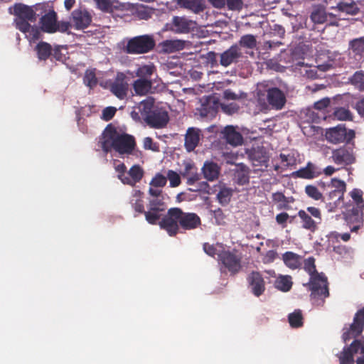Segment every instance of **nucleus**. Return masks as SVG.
Masks as SVG:
<instances>
[{
    "instance_id": "1",
    "label": "nucleus",
    "mask_w": 364,
    "mask_h": 364,
    "mask_svg": "<svg viewBox=\"0 0 364 364\" xmlns=\"http://www.w3.org/2000/svg\"><path fill=\"white\" fill-rule=\"evenodd\" d=\"M201 225L200 218L195 213L184 212L180 208H169L159 222L161 229L171 237L176 236L180 229L192 230Z\"/></svg>"
},
{
    "instance_id": "2",
    "label": "nucleus",
    "mask_w": 364,
    "mask_h": 364,
    "mask_svg": "<svg viewBox=\"0 0 364 364\" xmlns=\"http://www.w3.org/2000/svg\"><path fill=\"white\" fill-rule=\"evenodd\" d=\"M99 143L105 153L114 150L119 155L132 154L136 146L134 136L119 131L112 124L106 127Z\"/></svg>"
},
{
    "instance_id": "3",
    "label": "nucleus",
    "mask_w": 364,
    "mask_h": 364,
    "mask_svg": "<svg viewBox=\"0 0 364 364\" xmlns=\"http://www.w3.org/2000/svg\"><path fill=\"white\" fill-rule=\"evenodd\" d=\"M46 6L44 4H37L34 6H30L22 3H16L14 6L13 14L16 16L14 23L16 28L21 32H26L30 28V22H36V14L41 11V14L46 12Z\"/></svg>"
},
{
    "instance_id": "4",
    "label": "nucleus",
    "mask_w": 364,
    "mask_h": 364,
    "mask_svg": "<svg viewBox=\"0 0 364 364\" xmlns=\"http://www.w3.org/2000/svg\"><path fill=\"white\" fill-rule=\"evenodd\" d=\"M155 46L156 42L152 35H141L129 38L123 47V51L132 55L144 54L151 51Z\"/></svg>"
},
{
    "instance_id": "5",
    "label": "nucleus",
    "mask_w": 364,
    "mask_h": 364,
    "mask_svg": "<svg viewBox=\"0 0 364 364\" xmlns=\"http://www.w3.org/2000/svg\"><path fill=\"white\" fill-rule=\"evenodd\" d=\"M262 93L261 90L258 91V102L264 107L269 105L272 109L281 110L284 108L287 102V98L284 92L276 87H267Z\"/></svg>"
},
{
    "instance_id": "6",
    "label": "nucleus",
    "mask_w": 364,
    "mask_h": 364,
    "mask_svg": "<svg viewBox=\"0 0 364 364\" xmlns=\"http://www.w3.org/2000/svg\"><path fill=\"white\" fill-rule=\"evenodd\" d=\"M128 81V77L125 73L117 72L114 79L107 80L105 85L101 84V85L108 89L117 99L124 100L127 99L129 90Z\"/></svg>"
},
{
    "instance_id": "7",
    "label": "nucleus",
    "mask_w": 364,
    "mask_h": 364,
    "mask_svg": "<svg viewBox=\"0 0 364 364\" xmlns=\"http://www.w3.org/2000/svg\"><path fill=\"white\" fill-rule=\"evenodd\" d=\"M301 223V227L311 232L318 229V225L321 223L322 215L319 208L309 206L306 210H300L298 212Z\"/></svg>"
},
{
    "instance_id": "8",
    "label": "nucleus",
    "mask_w": 364,
    "mask_h": 364,
    "mask_svg": "<svg viewBox=\"0 0 364 364\" xmlns=\"http://www.w3.org/2000/svg\"><path fill=\"white\" fill-rule=\"evenodd\" d=\"M325 136L328 142L333 144L341 143L350 144L355 137V132L353 129L347 130L344 125L339 124L336 127L327 129Z\"/></svg>"
},
{
    "instance_id": "9",
    "label": "nucleus",
    "mask_w": 364,
    "mask_h": 364,
    "mask_svg": "<svg viewBox=\"0 0 364 364\" xmlns=\"http://www.w3.org/2000/svg\"><path fill=\"white\" fill-rule=\"evenodd\" d=\"M354 146L355 144L353 141L350 144H346L333 149L330 159L335 164L341 167L350 166L355 163L356 158L353 151Z\"/></svg>"
},
{
    "instance_id": "10",
    "label": "nucleus",
    "mask_w": 364,
    "mask_h": 364,
    "mask_svg": "<svg viewBox=\"0 0 364 364\" xmlns=\"http://www.w3.org/2000/svg\"><path fill=\"white\" fill-rule=\"evenodd\" d=\"M364 329V308L358 311L354 318L353 322L350 325L349 328L343 329L342 340L346 343L352 338L356 339L363 332Z\"/></svg>"
},
{
    "instance_id": "11",
    "label": "nucleus",
    "mask_w": 364,
    "mask_h": 364,
    "mask_svg": "<svg viewBox=\"0 0 364 364\" xmlns=\"http://www.w3.org/2000/svg\"><path fill=\"white\" fill-rule=\"evenodd\" d=\"M241 259L242 257L236 251L223 250L218 254L219 262L233 274L241 269Z\"/></svg>"
},
{
    "instance_id": "12",
    "label": "nucleus",
    "mask_w": 364,
    "mask_h": 364,
    "mask_svg": "<svg viewBox=\"0 0 364 364\" xmlns=\"http://www.w3.org/2000/svg\"><path fill=\"white\" fill-rule=\"evenodd\" d=\"M307 285L311 296H329L328 278L323 272L310 277Z\"/></svg>"
},
{
    "instance_id": "13",
    "label": "nucleus",
    "mask_w": 364,
    "mask_h": 364,
    "mask_svg": "<svg viewBox=\"0 0 364 364\" xmlns=\"http://www.w3.org/2000/svg\"><path fill=\"white\" fill-rule=\"evenodd\" d=\"M196 28V22L185 16H173L170 24V29L176 33H188Z\"/></svg>"
},
{
    "instance_id": "14",
    "label": "nucleus",
    "mask_w": 364,
    "mask_h": 364,
    "mask_svg": "<svg viewBox=\"0 0 364 364\" xmlns=\"http://www.w3.org/2000/svg\"><path fill=\"white\" fill-rule=\"evenodd\" d=\"M169 121L168 112L161 108H155L154 111L148 115L144 122L151 128L161 129L166 126Z\"/></svg>"
},
{
    "instance_id": "15",
    "label": "nucleus",
    "mask_w": 364,
    "mask_h": 364,
    "mask_svg": "<svg viewBox=\"0 0 364 364\" xmlns=\"http://www.w3.org/2000/svg\"><path fill=\"white\" fill-rule=\"evenodd\" d=\"M363 208L362 206H353L345 214V218L348 223L353 225L350 227L352 232L356 231L363 225Z\"/></svg>"
},
{
    "instance_id": "16",
    "label": "nucleus",
    "mask_w": 364,
    "mask_h": 364,
    "mask_svg": "<svg viewBox=\"0 0 364 364\" xmlns=\"http://www.w3.org/2000/svg\"><path fill=\"white\" fill-rule=\"evenodd\" d=\"M71 16L74 27L77 30L87 28L92 22V16L86 9H75Z\"/></svg>"
},
{
    "instance_id": "17",
    "label": "nucleus",
    "mask_w": 364,
    "mask_h": 364,
    "mask_svg": "<svg viewBox=\"0 0 364 364\" xmlns=\"http://www.w3.org/2000/svg\"><path fill=\"white\" fill-rule=\"evenodd\" d=\"M242 52L238 45L235 44L220 54V63L223 67H228L238 62L242 57Z\"/></svg>"
},
{
    "instance_id": "18",
    "label": "nucleus",
    "mask_w": 364,
    "mask_h": 364,
    "mask_svg": "<svg viewBox=\"0 0 364 364\" xmlns=\"http://www.w3.org/2000/svg\"><path fill=\"white\" fill-rule=\"evenodd\" d=\"M247 279L252 294L255 296H260L264 293L265 290V282L259 272H252L248 275Z\"/></svg>"
},
{
    "instance_id": "19",
    "label": "nucleus",
    "mask_w": 364,
    "mask_h": 364,
    "mask_svg": "<svg viewBox=\"0 0 364 364\" xmlns=\"http://www.w3.org/2000/svg\"><path fill=\"white\" fill-rule=\"evenodd\" d=\"M250 168L242 163L237 164L233 170V181L238 186L247 185L250 183Z\"/></svg>"
},
{
    "instance_id": "20",
    "label": "nucleus",
    "mask_w": 364,
    "mask_h": 364,
    "mask_svg": "<svg viewBox=\"0 0 364 364\" xmlns=\"http://www.w3.org/2000/svg\"><path fill=\"white\" fill-rule=\"evenodd\" d=\"M248 157L253 166L267 167L269 156L263 148H252L248 152Z\"/></svg>"
},
{
    "instance_id": "21",
    "label": "nucleus",
    "mask_w": 364,
    "mask_h": 364,
    "mask_svg": "<svg viewBox=\"0 0 364 364\" xmlns=\"http://www.w3.org/2000/svg\"><path fill=\"white\" fill-rule=\"evenodd\" d=\"M222 137L232 146L241 145L243 142L242 134L232 125L226 126L221 132Z\"/></svg>"
},
{
    "instance_id": "22",
    "label": "nucleus",
    "mask_w": 364,
    "mask_h": 364,
    "mask_svg": "<svg viewBox=\"0 0 364 364\" xmlns=\"http://www.w3.org/2000/svg\"><path fill=\"white\" fill-rule=\"evenodd\" d=\"M57 14L54 10L42 16L40 18L41 29L43 32L53 33L56 32Z\"/></svg>"
},
{
    "instance_id": "23",
    "label": "nucleus",
    "mask_w": 364,
    "mask_h": 364,
    "mask_svg": "<svg viewBox=\"0 0 364 364\" xmlns=\"http://www.w3.org/2000/svg\"><path fill=\"white\" fill-rule=\"evenodd\" d=\"M96 8L104 13L112 14L115 11H123L124 5L117 0H93Z\"/></svg>"
},
{
    "instance_id": "24",
    "label": "nucleus",
    "mask_w": 364,
    "mask_h": 364,
    "mask_svg": "<svg viewBox=\"0 0 364 364\" xmlns=\"http://www.w3.org/2000/svg\"><path fill=\"white\" fill-rule=\"evenodd\" d=\"M330 105V100L328 98H323L319 101H317L314 105V110L312 111V115H315L313 117V121L316 123H320L321 120H326L327 116L326 114V109Z\"/></svg>"
},
{
    "instance_id": "25",
    "label": "nucleus",
    "mask_w": 364,
    "mask_h": 364,
    "mask_svg": "<svg viewBox=\"0 0 364 364\" xmlns=\"http://www.w3.org/2000/svg\"><path fill=\"white\" fill-rule=\"evenodd\" d=\"M200 141V130L197 128L190 127L187 129L185 135L184 146L186 149L190 152L193 151L198 146Z\"/></svg>"
},
{
    "instance_id": "26",
    "label": "nucleus",
    "mask_w": 364,
    "mask_h": 364,
    "mask_svg": "<svg viewBox=\"0 0 364 364\" xmlns=\"http://www.w3.org/2000/svg\"><path fill=\"white\" fill-rule=\"evenodd\" d=\"M144 174V171L139 165H134L128 171L126 178H124V184L134 186L141 181Z\"/></svg>"
},
{
    "instance_id": "27",
    "label": "nucleus",
    "mask_w": 364,
    "mask_h": 364,
    "mask_svg": "<svg viewBox=\"0 0 364 364\" xmlns=\"http://www.w3.org/2000/svg\"><path fill=\"white\" fill-rule=\"evenodd\" d=\"M272 201L277 204V210H291L292 208L291 204L295 201L294 197H287L282 192L277 191L276 193H273L272 195Z\"/></svg>"
},
{
    "instance_id": "28",
    "label": "nucleus",
    "mask_w": 364,
    "mask_h": 364,
    "mask_svg": "<svg viewBox=\"0 0 364 364\" xmlns=\"http://www.w3.org/2000/svg\"><path fill=\"white\" fill-rule=\"evenodd\" d=\"M181 174L183 177L187 178L188 185H193L196 182L199 181L200 178L196 166L191 162L184 163V168L181 172Z\"/></svg>"
},
{
    "instance_id": "29",
    "label": "nucleus",
    "mask_w": 364,
    "mask_h": 364,
    "mask_svg": "<svg viewBox=\"0 0 364 364\" xmlns=\"http://www.w3.org/2000/svg\"><path fill=\"white\" fill-rule=\"evenodd\" d=\"M282 258L284 264L292 270L299 269L302 265V257L293 252H284Z\"/></svg>"
},
{
    "instance_id": "30",
    "label": "nucleus",
    "mask_w": 364,
    "mask_h": 364,
    "mask_svg": "<svg viewBox=\"0 0 364 364\" xmlns=\"http://www.w3.org/2000/svg\"><path fill=\"white\" fill-rule=\"evenodd\" d=\"M220 168L216 163L206 161L203 164L202 171L204 177L210 181L217 179L220 174Z\"/></svg>"
},
{
    "instance_id": "31",
    "label": "nucleus",
    "mask_w": 364,
    "mask_h": 364,
    "mask_svg": "<svg viewBox=\"0 0 364 364\" xmlns=\"http://www.w3.org/2000/svg\"><path fill=\"white\" fill-rule=\"evenodd\" d=\"M357 353L354 351V348L349 346H345L342 351L336 355L339 360V364H354V355Z\"/></svg>"
},
{
    "instance_id": "32",
    "label": "nucleus",
    "mask_w": 364,
    "mask_h": 364,
    "mask_svg": "<svg viewBox=\"0 0 364 364\" xmlns=\"http://www.w3.org/2000/svg\"><path fill=\"white\" fill-rule=\"evenodd\" d=\"M151 80L139 78L133 83V89L137 95H146L151 88Z\"/></svg>"
},
{
    "instance_id": "33",
    "label": "nucleus",
    "mask_w": 364,
    "mask_h": 364,
    "mask_svg": "<svg viewBox=\"0 0 364 364\" xmlns=\"http://www.w3.org/2000/svg\"><path fill=\"white\" fill-rule=\"evenodd\" d=\"M292 285V278L289 275L280 274L276 278L274 283V287L282 292L289 291L291 289Z\"/></svg>"
},
{
    "instance_id": "34",
    "label": "nucleus",
    "mask_w": 364,
    "mask_h": 364,
    "mask_svg": "<svg viewBox=\"0 0 364 364\" xmlns=\"http://www.w3.org/2000/svg\"><path fill=\"white\" fill-rule=\"evenodd\" d=\"M154 104L155 100L151 97H146L139 104V112L141 114L144 120L154 111V109H155L156 107H154Z\"/></svg>"
},
{
    "instance_id": "35",
    "label": "nucleus",
    "mask_w": 364,
    "mask_h": 364,
    "mask_svg": "<svg viewBox=\"0 0 364 364\" xmlns=\"http://www.w3.org/2000/svg\"><path fill=\"white\" fill-rule=\"evenodd\" d=\"M292 176L295 178L311 179L316 177L315 166L311 163H307L306 166L292 173Z\"/></svg>"
},
{
    "instance_id": "36",
    "label": "nucleus",
    "mask_w": 364,
    "mask_h": 364,
    "mask_svg": "<svg viewBox=\"0 0 364 364\" xmlns=\"http://www.w3.org/2000/svg\"><path fill=\"white\" fill-rule=\"evenodd\" d=\"M161 45L165 53H171L183 49L185 42L181 40H166Z\"/></svg>"
},
{
    "instance_id": "37",
    "label": "nucleus",
    "mask_w": 364,
    "mask_h": 364,
    "mask_svg": "<svg viewBox=\"0 0 364 364\" xmlns=\"http://www.w3.org/2000/svg\"><path fill=\"white\" fill-rule=\"evenodd\" d=\"M35 50L38 58L40 60L46 61L51 56L52 46L47 42L41 41L36 45Z\"/></svg>"
},
{
    "instance_id": "38",
    "label": "nucleus",
    "mask_w": 364,
    "mask_h": 364,
    "mask_svg": "<svg viewBox=\"0 0 364 364\" xmlns=\"http://www.w3.org/2000/svg\"><path fill=\"white\" fill-rule=\"evenodd\" d=\"M218 103L213 99L207 100L200 109V114L203 117H213L217 113Z\"/></svg>"
},
{
    "instance_id": "39",
    "label": "nucleus",
    "mask_w": 364,
    "mask_h": 364,
    "mask_svg": "<svg viewBox=\"0 0 364 364\" xmlns=\"http://www.w3.org/2000/svg\"><path fill=\"white\" fill-rule=\"evenodd\" d=\"M177 3L180 6L190 9L196 14H198L204 9L201 0H177Z\"/></svg>"
},
{
    "instance_id": "40",
    "label": "nucleus",
    "mask_w": 364,
    "mask_h": 364,
    "mask_svg": "<svg viewBox=\"0 0 364 364\" xmlns=\"http://www.w3.org/2000/svg\"><path fill=\"white\" fill-rule=\"evenodd\" d=\"M310 18L314 23L322 24L327 21L328 14L323 6H318L314 9Z\"/></svg>"
},
{
    "instance_id": "41",
    "label": "nucleus",
    "mask_w": 364,
    "mask_h": 364,
    "mask_svg": "<svg viewBox=\"0 0 364 364\" xmlns=\"http://www.w3.org/2000/svg\"><path fill=\"white\" fill-rule=\"evenodd\" d=\"M304 317L300 309H296L288 316L289 325L292 328H300L303 326Z\"/></svg>"
},
{
    "instance_id": "42",
    "label": "nucleus",
    "mask_w": 364,
    "mask_h": 364,
    "mask_svg": "<svg viewBox=\"0 0 364 364\" xmlns=\"http://www.w3.org/2000/svg\"><path fill=\"white\" fill-rule=\"evenodd\" d=\"M331 185L334 188V190L331 191V194L338 193V200L343 199V194L346 190V183L342 180L333 178L331 180Z\"/></svg>"
},
{
    "instance_id": "43",
    "label": "nucleus",
    "mask_w": 364,
    "mask_h": 364,
    "mask_svg": "<svg viewBox=\"0 0 364 364\" xmlns=\"http://www.w3.org/2000/svg\"><path fill=\"white\" fill-rule=\"evenodd\" d=\"M237 45L239 47L253 49L257 46L256 37L252 34L244 35L240 38Z\"/></svg>"
},
{
    "instance_id": "44",
    "label": "nucleus",
    "mask_w": 364,
    "mask_h": 364,
    "mask_svg": "<svg viewBox=\"0 0 364 364\" xmlns=\"http://www.w3.org/2000/svg\"><path fill=\"white\" fill-rule=\"evenodd\" d=\"M337 8L339 11H341L342 12H346V14H351V15L357 14L359 11V8L358 7L357 4L354 1L340 2L338 4Z\"/></svg>"
},
{
    "instance_id": "45",
    "label": "nucleus",
    "mask_w": 364,
    "mask_h": 364,
    "mask_svg": "<svg viewBox=\"0 0 364 364\" xmlns=\"http://www.w3.org/2000/svg\"><path fill=\"white\" fill-rule=\"evenodd\" d=\"M350 48L356 55H364V37L355 38L350 41Z\"/></svg>"
},
{
    "instance_id": "46",
    "label": "nucleus",
    "mask_w": 364,
    "mask_h": 364,
    "mask_svg": "<svg viewBox=\"0 0 364 364\" xmlns=\"http://www.w3.org/2000/svg\"><path fill=\"white\" fill-rule=\"evenodd\" d=\"M315 262L316 259L314 257H309L302 262V264H304V270L309 274L310 277L319 274L316 270Z\"/></svg>"
},
{
    "instance_id": "47",
    "label": "nucleus",
    "mask_w": 364,
    "mask_h": 364,
    "mask_svg": "<svg viewBox=\"0 0 364 364\" xmlns=\"http://www.w3.org/2000/svg\"><path fill=\"white\" fill-rule=\"evenodd\" d=\"M352 85H355L360 91H364V71H357L350 78Z\"/></svg>"
},
{
    "instance_id": "48",
    "label": "nucleus",
    "mask_w": 364,
    "mask_h": 364,
    "mask_svg": "<svg viewBox=\"0 0 364 364\" xmlns=\"http://www.w3.org/2000/svg\"><path fill=\"white\" fill-rule=\"evenodd\" d=\"M84 83L90 88H93L97 85V78L95 70H87L83 78Z\"/></svg>"
},
{
    "instance_id": "49",
    "label": "nucleus",
    "mask_w": 364,
    "mask_h": 364,
    "mask_svg": "<svg viewBox=\"0 0 364 364\" xmlns=\"http://www.w3.org/2000/svg\"><path fill=\"white\" fill-rule=\"evenodd\" d=\"M279 156L282 163L286 166H294L297 164L296 154L293 151L288 154H281Z\"/></svg>"
},
{
    "instance_id": "50",
    "label": "nucleus",
    "mask_w": 364,
    "mask_h": 364,
    "mask_svg": "<svg viewBox=\"0 0 364 364\" xmlns=\"http://www.w3.org/2000/svg\"><path fill=\"white\" fill-rule=\"evenodd\" d=\"M114 167L115 171L117 173V178L122 181L124 184V178H126L127 176V166L123 162H120L119 161L114 160Z\"/></svg>"
},
{
    "instance_id": "51",
    "label": "nucleus",
    "mask_w": 364,
    "mask_h": 364,
    "mask_svg": "<svg viewBox=\"0 0 364 364\" xmlns=\"http://www.w3.org/2000/svg\"><path fill=\"white\" fill-rule=\"evenodd\" d=\"M232 196V190L228 188H223L220 190L217 194V198L222 205L228 204Z\"/></svg>"
},
{
    "instance_id": "52",
    "label": "nucleus",
    "mask_w": 364,
    "mask_h": 364,
    "mask_svg": "<svg viewBox=\"0 0 364 364\" xmlns=\"http://www.w3.org/2000/svg\"><path fill=\"white\" fill-rule=\"evenodd\" d=\"M39 28L37 26H32L30 24V28L26 32H23L26 35V37L29 39L30 41H36L41 38V32Z\"/></svg>"
},
{
    "instance_id": "53",
    "label": "nucleus",
    "mask_w": 364,
    "mask_h": 364,
    "mask_svg": "<svg viewBox=\"0 0 364 364\" xmlns=\"http://www.w3.org/2000/svg\"><path fill=\"white\" fill-rule=\"evenodd\" d=\"M295 217L296 216L290 217L287 213L282 212L276 215L275 220L278 225H279L282 228H285L287 226L289 219H291L289 223H291Z\"/></svg>"
},
{
    "instance_id": "54",
    "label": "nucleus",
    "mask_w": 364,
    "mask_h": 364,
    "mask_svg": "<svg viewBox=\"0 0 364 364\" xmlns=\"http://www.w3.org/2000/svg\"><path fill=\"white\" fill-rule=\"evenodd\" d=\"M167 183V178L160 173H158L151 179L150 186L154 188H162L166 186Z\"/></svg>"
},
{
    "instance_id": "55",
    "label": "nucleus",
    "mask_w": 364,
    "mask_h": 364,
    "mask_svg": "<svg viewBox=\"0 0 364 364\" xmlns=\"http://www.w3.org/2000/svg\"><path fill=\"white\" fill-rule=\"evenodd\" d=\"M165 210L164 203L158 198L151 200L149 203L148 210L161 213Z\"/></svg>"
},
{
    "instance_id": "56",
    "label": "nucleus",
    "mask_w": 364,
    "mask_h": 364,
    "mask_svg": "<svg viewBox=\"0 0 364 364\" xmlns=\"http://www.w3.org/2000/svg\"><path fill=\"white\" fill-rule=\"evenodd\" d=\"M334 117L338 120H350L352 118L350 112L346 108L340 107L333 112Z\"/></svg>"
},
{
    "instance_id": "57",
    "label": "nucleus",
    "mask_w": 364,
    "mask_h": 364,
    "mask_svg": "<svg viewBox=\"0 0 364 364\" xmlns=\"http://www.w3.org/2000/svg\"><path fill=\"white\" fill-rule=\"evenodd\" d=\"M305 192L309 197L316 200L322 199L323 198V195L318 191V188L313 185L306 186L305 187Z\"/></svg>"
},
{
    "instance_id": "58",
    "label": "nucleus",
    "mask_w": 364,
    "mask_h": 364,
    "mask_svg": "<svg viewBox=\"0 0 364 364\" xmlns=\"http://www.w3.org/2000/svg\"><path fill=\"white\" fill-rule=\"evenodd\" d=\"M144 215L146 220L151 225H159V222L161 220V214L158 212L147 210L144 212Z\"/></svg>"
},
{
    "instance_id": "59",
    "label": "nucleus",
    "mask_w": 364,
    "mask_h": 364,
    "mask_svg": "<svg viewBox=\"0 0 364 364\" xmlns=\"http://www.w3.org/2000/svg\"><path fill=\"white\" fill-rule=\"evenodd\" d=\"M166 177L168 179L171 187H177L181 183L179 174L173 170H168Z\"/></svg>"
},
{
    "instance_id": "60",
    "label": "nucleus",
    "mask_w": 364,
    "mask_h": 364,
    "mask_svg": "<svg viewBox=\"0 0 364 364\" xmlns=\"http://www.w3.org/2000/svg\"><path fill=\"white\" fill-rule=\"evenodd\" d=\"M363 191L360 189L354 188L350 193L351 198L355 203L356 206L364 207V200L363 198Z\"/></svg>"
},
{
    "instance_id": "61",
    "label": "nucleus",
    "mask_w": 364,
    "mask_h": 364,
    "mask_svg": "<svg viewBox=\"0 0 364 364\" xmlns=\"http://www.w3.org/2000/svg\"><path fill=\"white\" fill-rule=\"evenodd\" d=\"M154 72V67L151 65H144L139 68L136 71V75L139 78L147 79L150 77Z\"/></svg>"
},
{
    "instance_id": "62",
    "label": "nucleus",
    "mask_w": 364,
    "mask_h": 364,
    "mask_svg": "<svg viewBox=\"0 0 364 364\" xmlns=\"http://www.w3.org/2000/svg\"><path fill=\"white\" fill-rule=\"evenodd\" d=\"M225 6L230 11H240L243 6L242 0H225Z\"/></svg>"
},
{
    "instance_id": "63",
    "label": "nucleus",
    "mask_w": 364,
    "mask_h": 364,
    "mask_svg": "<svg viewBox=\"0 0 364 364\" xmlns=\"http://www.w3.org/2000/svg\"><path fill=\"white\" fill-rule=\"evenodd\" d=\"M223 111L228 114H232L238 112L240 107L235 102L229 104H221Z\"/></svg>"
},
{
    "instance_id": "64",
    "label": "nucleus",
    "mask_w": 364,
    "mask_h": 364,
    "mask_svg": "<svg viewBox=\"0 0 364 364\" xmlns=\"http://www.w3.org/2000/svg\"><path fill=\"white\" fill-rule=\"evenodd\" d=\"M116 112L117 109L115 107H107L102 111V119L105 121H109L114 117Z\"/></svg>"
}]
</instances>
